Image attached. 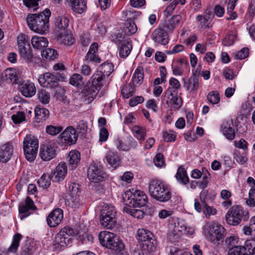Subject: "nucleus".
<instances>
[{
	"label": "nucleus",
	"instance_id": "69168bd1",
	"mask_svg": "<svg viewBox=\"0 0 255 255\" xmlns=\"http://www.w3.org/2000/svg\"><path fill=\"white\" fill-rule=\"evenodd\" d=\"M223 76L226 79L232 80L235 77V74L233 70L230 68H226L224 70Z\"/></svg>",
	"mask_w": 255,
	"mask_h": 255
},
{
	"label": "nucleus",
	"instance_id": "3c124183",
	"mask_svg": "<svg viewBox=\"0 0 255 255\" xmlns=\"http://www.w3.org/2000/svg\"><path fill=\"white\" fill-rule=\"evenodd\" d=\"M228 255H248L245 252V249L242 246H235L230 249Z\"/></svg>",
	"mask_w": 255,
	"mask_h": 255
},
{
	"label": "nucleus",
	"instance_id": "393cba45",
	"mask_svg": "<svg viewBox=\"0 0 255 255\" xmlns=\"http://www.w3.org/2000/svg\"><path fill=\"white\" fill-rule=\"evenodd\" d=\"M1 77L4 81L7 83L19 84L20 80L16 74V70L12 68L5 70L1 74Z\"/></svg>",
	"mask_w": 255,
	"mask_h": 255
},
{
	"label": "nucleus",
	"instance_id": "4be33fe9",
	"mask_svg": "<svg viewBox=\"0 0 255 255\" xmlns=\"http://www.w3.org/2000/svg\"><path fill=\"white\" fill-rule=\"evenodd\" d=\"M19 89L21 94L26 97H31L35 95L36 88L33 83L29 81H23L19 83Z\"/></svg>",
	"mask_w": 255,
	"mask_h": 255
},
{
	"label": "nucleus",
	"instance_id": "e433bc0d",
	"mask_svg": "<svg viewBox=\"0 0 255 255\" xmlns=\"http://www.w3.org/2000/svg\"><path fill=\"white\" fill-rule=\"evenodd\" d=\"M73 10L76 12L81 14L87 8L86 2L85 0H76L72 5Z\"/></svg>",
	"mask_w": 255,
	"mask_h": 255
},
{
	"label": "nucleus",
	"instance_id": "39448f33",
	"mask_svg": "<svg viewBox=\"0 0 255 255\" xmlns=\"http://www.w3.org/2000/svg\"><path fill=\"white\" fill-rule=\"evenodd\" d=\"M206 238L207 240L215 245L222 244L226 235L225 228L218 223L212 222L207 227Z\"/></svg>",
	"mask_w": 255,
	"mask_h": 255
},
{
	"label": "nucleus",
	"instance_id": "f3484780",
	"mask_svg": "<svg viewBox=\"0 0 255 255\" xmlns=\"http://www.w3.org/2000/svg\"><path fill=\"white\" fill-rule=\"evenodd\" d=\"M152 38L154 42L162 45H166L169 42L167 33L160 26L154 30L152 34Z\"/></svg>",
	"mask_w": 255,
	"mask_h": 255
},
{
	"label": "nucleus",
	"instance_id": "1a4fd4ad",
	"mask_svg": "<svg viewBox=\"0 0 255 255\" xmlns=\"http://www.w3.org/2000/svg\"><path fill=\"white\" fill-rule=\"evenodd\" d=\"M99 77L97 75H93L82 91L83 95L87 97L89 102L92 101L97 96L103 85V82L98 79Z\"/></svg>",
	"mask_w": 255,
	"mask_h": 255
},
{
	"label": "nucleus",
	"instance_id": "f704fd0d",
	"mask_svg": "<svg viewBox=\"0 0 255 255\" xmlns=\"http://www.w3.org/2000/svg\"><path fill=\"white\" fill-rule=\"evenodd\" d=\"M143 70L141 67H138L135 70L132 76L131 83L136 85L141 84L143 80Z\"/></svg>",
	"mask_w": 255,
	"mask_h": 255
},
{
	"label": "nucleus",
	"instance_id": "052dcab7",
	"mask_svg": "<svg viewBox=\"0 0 255 255\" xmlns=\"http://www.w3.org/2000/svg\"><path fill=\"white\" fill-rule=\"evenodd\" d=\"M249 50L248 48H243L237 53L236 54V58L238 59H244L247 57L249 55Z\"/></svg>",
	"mask_w": 255,
	"mask_h": 255
},
{
	"label": "nucleus",
	"instance_id": "b1692460",
	"mask_svg": "<svg viewBox=\"0 0 255 255\" xmlns=\"http://www.w3.org/2000/svg\"><path fill=\"white\" fill-rule=\"evenodd\" d=\"M13 152V147L9 143H6L0 146V161L7 162L10 158Z\"/></svg>",
	"mask_w": 255,
	"mask_h": 255
},
{
	"label": "nucleus",
	"instance_id": "c9c22d12",
	"mask_svg": "<svg viewBox=\"0 0 255 255\" xmlns=\"http://www.w3.org/2000/svg\"><path fill=\"white\" fill-rule=\"evenodd\" d=\"M21 239L22 236L21 234L18 233L15 234L13 237L12 243L7 249V252L12 253H16L19 246V243Z\"/></svg>",
	"mask_w": 255,
	"mask_h": 255
},
{
	"label": "nucleus",
	"instance_id": "cd10ccee",
	"mask_svg": "<svg viewBox=\"0 0 255 255\" xmlns=\"http://www.w3.org/2000/svg\"><path fill=\"white\" fill-rule=\"evenodd\" d=\"M183 85L187 91L190 90L191 91H197L199 87V81L198 78L193 74L187 81H184Z\"/></svg>",
	"mask_w": 255,
	"mask_h": 255
},
{
	"label": "nucleus",
	"instance_id": "2eb2a0df",
	"mask_svg": "<svg viewBox=\"0 0 255 255\" xmlns=\"http://www.w3.org/2000/svg\"><path fill=\"white\" fill-rule=\"evenodd\" d=\"M64 143L69 145L75 143L78 139V134L72 127H67L60 135Z\"/></svg>",
	"mask_w": 255,
	"mask_h": 255
},
{
	"label": "nucleus",
	"instance_id": "5701e85b",
	"mask_svg": "<svg viewBox=\"0 0 255 255\" xmlns=\"http://www.w3.org/2000/svg\"><path fill=\"white\" fill-rule=\"evenodd\" d=\"M104 161L105 163L108 164L112 167L116 168L120 166L121 158L117 152L109 150L107 151Z\"/></svg>",
	"mask_w": 255,
	"mask_h": 255
},
{
	"label": "nucleus",
	"instance_id": "bb28decb",
	"mask_svg": "<svg viewBox=\"0 0 255 255\" xmlns=\"http://www.w3.org/2000/svg\"><path fill=\"white\" fill-rule=\"evenodd\" d=\"M69 167L74 169L78 166L81 159L80 153L76 150H71L68 156Z\"/></svg>",
	"mask_w": 255,
	"mask_h": 255
},
{
	"label": "nucleus",
	"instance_id": "ea45409f",
	"mask_svg": "<svg viewBox=\"0 0 255 255\" xmlns=\"http://www.w3.org/2000/svg\"><path fill=\"white\" fill-rule=\"evenodd\" d=\"M243 247L245 252L248 251V255H255V237L247 240Z\"/></svg>",
	"mask_w": 255,
	"mask_h": 255
},
{
	"label": "nucleus",
	"instance_id": "72a5a7b5",
	"mask_svg": "<svg viewBox=\"0 0 255 255\" xmlns=\"http://www.w3.org/2000/svg\"><path fill=\"white\" fill-rule=\"evenodd\" d=\"M35 114L37 122L39 123L49 117V112L46 108L37 107L35 110Z\"/></svg>",
	"mask_w": 255,
	"mask_h": 255
},
{
	"label": "nucleus",
	"instance_id": "5fc2aeb1",
	"mask_svg": "<svg viewBox=\"0 0 255 255\" xmlns=\"http://www.w3.org/2000/svg\"><path fill=\"white\" fill-rule=\"evenodd\" d=\"M85 60L88 62H92L96 63L101 62V60L99 56L96 54V53L88 52L85 56Z\"/></svg>",
	"mask_w": 255,
	"mask_h": 255
},
{
	"label": "nucleus",
	"instance_id": "4d7b16f0",
	"mask_svg": "<svg viewBox=\"0 0 255 255\" xmlns=\"http://www.w3.org/2000/svg\"><path fill=\"white\" fill-rule=\"evenodd\" d=\"M203 211L206 217H209L211 215H215L217 213L216 209L209 206L204 200V205L203 206Z\"/></svg>",
	"mask_w": 255,
	"mask_h": 255
},
{
	"label": "nucleus",
	"instance_id": "f8f14e48",
	"mask_svg": "<svg viewBox=\"0 0 255 255\" xmlns=\"http://www.w3.org/2000/svg\"><path fill=\"white\" fill-rule=\"evenodd\" d=\"M64 76L63 74L53 75L50 73L46 72L39 76L38 81L39 84L43 87L47 88H53L58 85V82L60 79H64Z\"/></svg>",
	"mask_w": 255,
	"mask_h": 255
},
{
	"label": "nucleus",
	"instance_id": "13d9d810",
	"mask_svg": "<svg viewBox=\"0 0 255 255\" xmlns=\"http://www.w3.org/2000/svg\"><path fill=\"white\" fill-rule=\"evenodd\" d=\"M25 114L23 112H18L11 116V119L15 124L21 123L25 120Z\"/></svg>",
	"mask_w": 255,
	"mask_h": 255
},
{
	"label": "nucleus",
	"instance_id": "ddd939ff",
	"mask_svg": "<svg viewBox=\"0 0 255 255\" xmlns=\"http://www.w3.org/2000/svg\"><path fill=\"white\" fill-rule=\"evenodd\" d=\"M179 233L192 234V231L188 230L184 220L178 219L174 223L173 230L169 233V239L172 242H175L180 237Z\"/></svg>",
	"mask_w": 255,
	"mask_h": 255
},
{
	"label": "nucleus",
	"instance_id": "dca6fc26",
	"mask_svg": "<svg viewBox=\"0 0 255 255\" xmlns=\"http://www.w3.org/2000/svg\"><path fill=\"white\" fill-rule=\"evenodd\" d=\"M63 219V211L59 208L52 211L47 218V222L50 227H55L58 226Z\"/></svg>",
	"mask_w": 255,
	"mask_h": 255
},
{
	"label": "nucleus",
	"instance_id": "a878e982",
	"mask_svg": "<svg viewBox=\"0 0 255 255\" xmlns=\"http://www.w3.org/2000/svg\"><path fill=\"white\" fill-rule=\"evenodd\" d=\"M67 168L65 162H60L56 168V171L54 173V178L53 181L60 182L64 180L67 174Z\"/></svg>",
	"mask_w": 255,
	"mask_h": 255
},
{
	"label": "nucleus",
	"instance_id": "09e8293b",
	"mask_svg": "<svg viewBox=\"0 0 255 255\" xmlns=\"http://www.w3.org/2000/svg\"><path fill=\"white\" fill-rule=\"evenodd\" d=\"M50 175L49 174H43L38 180V184L40 187L43 188H47L50 185Z\"/></svg>",
	"mask_w": 255,
	"mask_h": 255
},
{
	"label": "nucleus",
	"instance_id": "6e6d98bb",
	"mask_svg": "<svg viewBox=\"0 0 255 255\" xmlns=\"http://www.w3.org/2000/svg\"><path fill=\"white\" fill-rule=\"evenodd\" d=\"M79 185L76 183H71L69 186V191L70 196L78 195L80 194Z\"/></svg>",
	"mask_w": 255,
	"mask_h": 255
},
{
	"label": "nucleus",
	"instance_id": "6ab92c4d",
	"mask_svg": "<svg viewBox=\"0 0 255 255\" xmlns=\"http://www.w3.org/2000/svg\"><path fill=\"white\" fill-rule=\"evenodd\" d=\"M114 70V65L112 63L105 62L101 65L100 70L93 75H97L99 77L98 79L103 83L106 78L108 77Z\"/></svg>",
	"mask_w": 255,
	"mask_h": 255
},
{
	"label": "nucleus",
	"instance_id": "680f3d73",
	"mask_svg": "<svg viewBox=\"0 0 255 255\" xmlns=\"http://www.w3.org/2000/svg\"><path fill=\"white\" fill-rule=\"evenodd\" d=\"M24 4L29 8H33V11H36L38 6V2L36 0H22Z\"/></svg>",
	"mask_w": 255,
	"mask_h": 255
},
{
	"label": "nucleus",
	"instance_id": "412c9836",
	"mask_svg": "<svg viewBox=\"0 0 255 255\" xmlns=\"http://www.w3.org/2000/svg\"><path fill=\"white\" fill-rule=\"evenodd\" d=\"M56 154V150L53 146L48 145H43L40 146L39 156L43 161H50L55 157Z\"/></svg>",
	"mask_w": 255,
	"mask_h": 255
},
{
	"label": "nucleus",
	"instance_id": "473e14b6",
	"mask_svg": "<svg viewBox=\"0 0 255 255\" xmlns=\"http://www.w3.org/2000/svg\"><path fill=\"white\" fill-rule=\"evenodd\" d=\"M221 129L223 134L229 140H233L235 137L234 129L230 127L227 122L223 123Z\"/></svg>",
	"mask_w": 255,
	"mask_h": 255
},
{
	"label": "nucleus",
	"instance_id": "e2e57ef3",
	"mask_svg": "<svg viewBox=\"0 0 255 255\" xmlns=\"http://www.w3.org/2000/svg\"><path fill=\"white\" fill-rule=\"evenodd\" d=\"M234 159L236 161L241 164H243L247 161V157L246 156L243 154H241L239 152L236 151L235 153Z\"/></svg>",
	"mask_w": 255,
	"mask_h": 255
},
{
	"label": "nucleus",
	"instance_id": "49530a36",
	"mask_svg": "<svg viewBox=\"0 0 255 255\" xmlns=\"http://www.w3.org/2000/svg\"><path fill=\"white\" fill-rule=\"evenodd\" d=\"M181 20V17L179 15L173 16L170 18L166 25L167 29L169 30H172L177 26Z\"/></svg>",
	"mask_w": 255,
	"mask_h": 255
},
{
	"label": "nucleus",
	"instance_id": "37998d69",
	"mask_svg": "<svg viewBox=\"0 0 255 255\" xmlns=\"http://www.w3.org/2000/svg\"><path fill=\"white\" fill-rule=\"evenodd\" d=\"M69 83L74 86L80 87L83 86L85 82L80 74L75 73L70 77Z\"/></svg>",
	"mask_w": 255,
	"mask_h": 255
},
{
	"label": "nucleus",
	"instance_id": "8fccbe9b",
	"mask_svg": "<svg viewBox=\"0 0 255 255\" xmlns=\"http://www.w3.org/2000/svg\"><path fill=\"white\" fill-rule=\"evenodd\" d=\"M220 95L218 91H211L207 95V100L211 104L214 105L220 101Z\"/></svg>",
	"mask_w": 255,
	"mask_h": 255
},
{
	"label": "nucleus",
	"instance_id": "0e129e2a",
	"mask_svg": "<svg viewBox=\"0 0 255 255\" xmlns=\"http://www.w3.org/2000/svg\"><path fill=\"white\" fill-rule=\"evenodd\" d=\"M144 101L142 96H136L131 98L129 101V105L130 107H134L138 104H141Z\"/></svg>",
	"mask_w": 255,
	"mask_h": 255
},
{
	"label": "nucleus",
	"instance_id": "338daca9",
	"mask_svg": "<svg viewBox=\"0 0 255 255\" xmlns=\"http://www.w3.org/2000/svg\"><path fill=\"white\" fill-rule=\"evenodd\" d=\"M235 39V36L233 34L227 35L223 40V44L224 46H229L232 45Z\"/></svg>",
	"mask_w": 255,
	"mask_h": 255
},
{
	"label": "nucleus",
	"instance_id": "423d86ee",
	"mask_svg": "<svg viewBox=\"0 0 255 255\" xmlns=\"http://www.w3.org/2000/svg\"><path fill=\"white\" fill-rule=\"evenodd\" d=\"M249 218V214L247 210L239 205H234L227 212L226 215L227 223L232 226L239 225L242 220L246 221Z\"/></svg>",
	"mask_w": 255,
	"mask_h": 255
},
{
	"label": "nucleus",
	"instance_id": "7ed1b4c3",
	"mask_svg": "<svg viewBox=\"0 0 255 255\" xmlns=\"http://www.w3.org/2000/svg\"><path fill=\"white\" fill-rule=\"evenodd\" d=\"M148 192L151 197L161 202L168 201L172 197V193L167 187L157 179L152 180L149 183Z\"/></svg>",
	"mask_w": 255,
	"mask_h": 255
},
{
	"label": "nucleus",
	"instance_id": "bf43d9fd",
	"mask_svg": "<svg viewBox=\"0 0 255 255\" xmlns=\"http://www.w3.org/2000/svg\"><path fill=\"white\" fill-rule=\"evenodd\" d=\"M155 165L158 167H161L165 165L163 155L161 153L157 154L153 159Z\"/></svg>",
	"mask_w": 255,
	"mask_h": 255
},
{
	"label": "nucleus",
	"instance_id": "20e7f679",
	"mask_svg": "<svg viewBox=\"0 0 255 255\" xmlns=\"http://www.w3.org/2000/svg\"><path fill=\"white\" fill-rule=\"evenodd\" d=\"M76 235L73 229L69 227L62 228L55 236L53 242L54 249L56 251L64 250L72 244L73 237Z\"/></svg>",
	"mask_w": 255,
	"mask_h": 255
},
{
	"label": "nucleus",
	"instance_id": "4c0bfd02",
	"mask_svg": "<svg viewBox=\"0 0 255 255\" xmlns=\"http://www.w3.org/2000/svg\"><path fill=\"white\" fill-rule=\"evenodd\" d=\"M124 28L125 33L128 35H132L137 31V27L134 22L131 19H128L125 24Z\"/></svg>",
	"mask_w": 255,
	"mask_h": 255
},
{
	"label": "nucleus",
	"instance_id": "7c9ffc66",
	"mask_svg": "<svg viewBox=\"0 0 255 255\" xmlns=\"http://www.w3.org/2000/svg\"><path fill=\"white\" fill-rule=\"evenodd\" d=\"M153 235L148 230L139 229L137 231V238L139 242H150Z\"/></svg>",
	"mask_w": 255,
	"mask_h": 255
},
{
	"label": "nucleus",
	"instance_id": "a19ab883",
	"mask_svg": "<svg viewBox=\"0 0 255 255\" xmlns=\"http://www.w3.org/2000/svg\"><path fill=\"white\" fill-rule=\"evenodd\" d=\"M134 86L131 83H130L123 87L121 90V94L123 98L128 99L133 96L134 93Z\"/></svg>",
	"mask_w": 255,
	"mask_h": 255
},
{
	"label": "nucleus",
	"instance_id": "2f4dec72",
	"mask_svg": "<svg viewBox=\"0 0 255 255\" xmlns=\"http://www.w3.org/2000/svg\"><path fill=\"white\" fill-rule=\"evenodd\" d=\"M58 40L65 45L71 46L75 43V40L73 35L68 32H64L59 34Z\"/></svg>",
	"mask_w": 255,
	"mask_h": 255
},
{
	"label": "nucleus",
	"instance_id": "864d4df0",
	"mask_svg": "<svg viewBox=\"0 0 255 255\" xmlns=\"http://www.w3.org/2000/svg\"><path fill=\"white\" fill-rule=\"evenodd\" d=\"M63 129L61 126H53L49 125L46 127V131L47 133L51 135H55L60 133Z\"/></svg>",
	"mask_w": 255,
	"mask_h": 255
},
{
	"label": "nucleus",
	"instance_id": "58836bf2",
	"mask_svg": "<svg viewBox=\"0 0 255 255\" xmlns=\"http://www.w3.org/2000/svg\"><path fill=\"white\" fill-rule=\"evenodd\" d=\"M176 177L177 180L183 185H186L189 182L186 171L182 166L178 168Z\"/></svg>",
	"mask_w": 255,
	"mask_h": 255
},
{
	"label": "nucleus",
	"instance_id": "f03ea898",
	"mask_svg": "<svg viewBox=\"0 0 255 255\" xmlns=\"http://www.w3.org/2000/svg\"><path fill=\"white\" fill-rule=\"evenodd\" d=\"M99 240L103 247L111 251L121 253L124 251L125 245L117 235L108 232L102 231L99 234Z\"/></svg>",
	"mask_w": 255,
	"mask_h": 255
},
{
	"label": "nucleus",
	"instance_id": "9d476101",
	"mask_svg": "<svg viewBox=\"0 0 255 255\" xmlns=\"http://www.w3.org/2000/svg\"><path fill=\"white\" fill-rule=\"evenodd\" d=\"M116 211L115 207L111 205H105L101 210L100 223L101 225L108 229L115 227L117 221Z\"/></svg>",
	"mask_w": 255,
	"mask_h": 255
},
{
	"label": "nucleus",
	"instance_id": "c03bdc74",
	"mask_svg": "<svg viewBox=\"0 0 255 255\" xmlns=\"http://www.w3.org/2000/svg\"><path fill=\"white\" fill-rule=\"evenodd\" d=\"M69 22V19L67 17L60 16L56 18L55 24L59 29H65L68 26Z\"/></svg>",
	"mask_w": 255,
	"mask_h": 255
},
{
	"label": "nucleus",
	"instance_id": "6e6552de",
	"mask_svg": "<svg viewBox=\"0 0 255 255\" xmlns=\"http://www.w3.org/2000/svg\"><path fill=\"white\" fill-rule=\"evenodd\" d=\"M128 199L133 208L141 207L146 205L148 198L145 193L138 190H128L123 195V200Z\"/></svg>",
	"mask_w": 255,
	"mask_h": 255
},
{
	"label": "nucleus",
	"instance_id": "0eeeda50",
	"mask_svg": "<svg viewBox=\"0 0 255 255\" xmlns=\"http://www.w3.org/2000/svg\"><path fill=\"white\" fill-rule=\"evenodd\" d=\"M23 148L25 158L29 162H33L37 155L38 140L34 136L26 135L23 141Z\"/></svg>",
	"mask_w": 255,
	"mask_h": 255
},
{
	"label": "nucleus",
	"instance_id": "a211bd4d",
	"mask_svg": "<svg viewBox=\"0 0 255 255\" xmlns=\"http://www.w3.org/2000/svg\"><path fill=\"white\" fill-rule=\"evenodd\" d=\"M116 42L119 45L118 49L120 57L123 58L128 57L132 48L131 41L123 38L122 40H117Z\"/></svg>",
	"mask_w": 255,
	"mask_h": 255
},
{
	"label": "nucleus",
	"instance_id": "de8ad7c7",
	"mask_svg": "<svg viewBox=\"0 0 255 255\" xmlns=\"http://www.w3.org/2000/svg\"><path fill=\"white\" fill-rule=\"evenodd\" d=\"M196 19L198 21L199 26L200 27V28L204 29L207 27H209L210 20L209 16L207 17V16L205 15H198L197 16Z\"/></svg>",
	"mask_w": 255,
	"mask_h": 255
},
{
	"label": "nucleus",
	"instance_id": "774afa93",
	"mask_svg": "<svg viewBox=\"0 0 255 255\" xmlns=\"http://www.w3.org/2000/svg\"><path fill=\"white\" fill-rule=\"evenodd\" d=\"M87 123L84 120L80 121L78 123L77 127V129L83 134L85 133L87 131Z\"/></svg>",
	"mask_w": 255,
	"mask_h": 255
},
{
	"label": "nucleus",
	"instance_id": "f257e3e1",
	"mask_svg": "<svg viewBox=\"0 0 255 255\" xmlns=\"http://www.w3.org/2000/svg\"><path fill=\"white\" fill-rule=\"evenodd\" d=\"M50 10L46 8L39 13L29 14L26 18V22L29 28L35 32L45 34L49 30Z\"/></svg>",
	"mask_w": 255,
	"mask_h": 255
},
{
	"label": "nucleus",
	"instance_id": "c85d7f7f",
	"mask_svg": "<svg viewBox=\"0 0 255 255\" xmlns=\"http://www.w3.org/2000/svg\"><path fill=\"white\" fill-rule=\"evenodd\" d=\"M31 42L33 48L37 49H41L47 46L48 44V41L46 38L38 36H33Z\"/></svg>",
	"mask_w": 255,
	"mask_h": 255
},
{
	"label": "nucleus",
	"instance_id": "79ce46f5",
	"mask_svg": "<svg viewBox=\"0 0 255 255\" xmlns=\"http://www.w3.org/2000/svg\"><path fill=\"white\" fill-rule=\"evenodd\" d=\"M66 203L72 208H78L82 204L80 195H74L70 196V198L66 199Z\"/></svg>",
	"mask_w": 255,
	"mask_h": 255
},
{
	"label": "nucleus",
	"instance_id": "aec40b11",
	"mask_svg": "<svg viewBox=\"0 0 255 255\" xmlns=\"http://www.w3.org/2000/svg\"><path fill=\"white\" fill-rule=\"evenodd\" d=\"M35 206L34 205L33 201L29 198L27 197L24 202L21 203L19 206V212L21 215L20 219L22 220L27 217L31 214V211L35 209Z\"/></svg>",
	"mask_w": 255,
	"mask_h": 255
},
{
	"label": "nucleus",
	"instance_id": "a18cd8bd",
	"mask_svg": "<svg viewBox=\"0 0 255 255\" xmlns=\"http://www.w3.org/2000/svg\"><path fill=\"white\" fill-rule=\"evenodd\" d=\"M41 53L42 57L49 60H54L58 55L57 51L51 48H46L42 50Z\"/></svg>",
	"mask_w": 255,
	"mask_h": 255
},
{
	"label": "nucleus",
	"instance_id": "9b49d317",
	"mask_svg": "<svg viewBox=\"0 0 255 255\" xmlns=\"http://www.w3.org/2000/svg\"><path fill=\"white\" fill-rule=\"evenodd\" d=\"M27 38V37L25 34H20L17 37V43L20 56L28 62L32 60L33 55Z\"/></svg>",
	"mask_w": 255,
	"mask_h": 255
},
{
	"label": "nucleus",
	"instance_id": "c756f323",
	"mask_svg": "<svg viewBox=\"0 0 255 255\" xmlns=\"http://www.w3.org/2000/svg\"><path fill=\"white\" fill-rule=\"evenodd\" d=\"M131 131L133 136L139 141H143L146 136V129L137 125L133 126Z\"/></svg>",
	"mask_w": 255,
	"mask_h": 255
},
{
	"label": "nucleus",
	"instance_id": "603ef678",
	"mask_svg": "<svg viewBox=\"0 0 255 255\" xmlns=\"http://www.w3.org/2000/svg\"><path fill=\"white\" fill-rule=\"evenodd\" d=\"M38 97L40 102L44 104L48 103L50 100L49 94L44 90L38 91Z\"/></svg>",
	"mask_w": 255,
	"mask_h": 255
},
{
	"label": "nucleus",
	"instance_id": "4468645a",
	"mask_svg": "<svg viewBox=\"0 0 255 255\" xmlns=\"http://www.w3.org/2000/svg\"><path fill=\"white\" fill-rule=\"evenodd\" d=\"M106 176L101 167L92 164L87 170V176L89 180L94 183H99L103 180Z\"/></svg>",
	"mask_w": 255,
	"mask_h": 255
}]
</instances>
